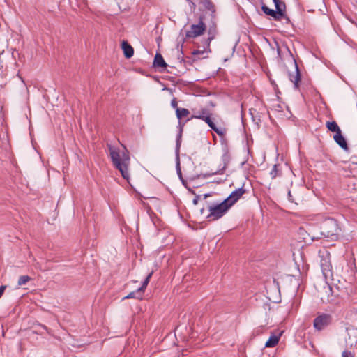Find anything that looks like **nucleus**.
Wrapping results in <instances>:
<instances>
[{
  "label": "nucleus",
  "mask_w": 357,
  "mask_h": 357,
  "mask_svg": "<svg viewBox=\"0 0 357 357\" xmlns=\"http://www.w3.org/2000/svg\"><path fill=\"white\" fill-rule=\"evenodd\" d=\"M340 231L337 221L333 218H328L321 222L319 229L317 227L312 228L310 230V235L312 241L322 238H330L332 240H336Z\"/></svg>",
  "instance_id": "nucleus-1"
},
{
  "label": "nucleus",
  "mask_w": 357,
  "mask_h": 357,
  "mask_svg": "<svg viewBox=\"0 0 357 357\" xmlns=\"http://www.w3.org/2000/svg\"><path fill=\"white\" fill-rule=\"evenodd\" d=\"M123 150L121 151L119 149L108 145L109 155L114 167L119 169L122 176L128 181L130 174L128 167L130 165V156L128 151L123 145Z\"/></svg>",
  "instance_id": "nucleus-2"
},
{
  "label": "nucleus",
  "mask_w": 357,
  "mask_h": 357,
  "mask_svg": "<svg viewBox=\"0 0 357 357\" xmlns=\"http://www.w3.org/2000/svg\"><path fill=\"white\" fill-rule=\"evenodd\" d=\"M230 206L224 200L221 203L209 206V214L207 215L208 220H216L222 217L229 210Z\"/></svg>",
  "instance_id": "nucleus-3"
},
{
  "label": "nucleus",
  "mask_w": 357,
  "mask_h": 357,
  "mask_svg": "<svg viewBox=\"0 0 357 357\" xmlns=\"http://www.w3.org/2000/svg\"><path fill=\"white\" fill-rule=\"evenodd\" d=\"M206 30V26L203 21L202 17H200L198 24H192L190 30L186 31L185 37L187 38H195L204 34Z\"/></svg>",
  "instance_id": "nucleus-4"
},
{
  "label": "nucleus",
  "mask_w": 357,
  "mask_h": 357,
  "mask_svg": "<svg viewBox=\"0 0 357 357\" xmlns=\"http://www.w3.org/2000/svg\"><path fill=\"white\" fill-rule=\"evenodd\" d=\"M320 265L321 271L325 279L333 276L332 265L331 262L330 255L326 253L321 256Z\"/></svg>",
  "instance_id": "nucleus-5"
},
{
  "label": "nucleus",
  "mask_w": 357,
  "mask_h": 357,
  "mask_svg": "<svg viewBox=\"0 0 357 357\" xmlns=\"http://www.w3.org/2000/svg\"><path fill=\"white\" fill-rule=\"evenodd\" d=\"M331 321L330 314H320L314 319L313 326L317 331H321L331 324Z\"/></svg>",
  "instance_id": "nucleus-6"
},
{
  "label": "nucleus",
  "mask_w": 357,
  "mask_h": 357,
  "mask_svg": "<svg viewBox=\"0 0 357 357\" xmlns=\"http://www.w3.org/2000/svg\"><path fill=\"white\" fill-rule=\"evenodd\" d=\"M293 65L294 70L289 73V79L294 84V88L296 89H298L301 81V74L298 66L295 60L293 61Z\"/></svg>",
  "instance_id": "nucleus-7"
},
{
  "label": "nucleus",
  "mask_w": 357,
  "mask_h": 357,
  "mask_svg": "<svg viewBox=\"0 0 357 357\" xmlns=\"http://www.w3.org/2000/svg\"><path fill=\"white\" fill-rule=\"evenodd\" d=\"M245 192V189L241 187L234 190L230 195L225 199V202H227L229 206H231L234 205L240 198L241 197Z\"/></svg>",
  "instance_id": "nucleus-8"
},
{
  "label": "nucleus",
  "mask_w": 357,
  "mask_h": 357,
  "mask_svg": "<svg viewBox=\"0 0 357 357\" xmlns=\"http://www.w3.org/2000/svg\"><path fill=\"white\" fill-rule=\"evenodd\" d=\"M121 47L126 58L130 59L133 56L134 50L132 47L127 41L123 40L122 42Z\"/></svg>",
  "instance_id": "nucleus-9"
},
{
  "label": "nucleus",
  "mask_w": 357,
  "mask_h": 357,
  "mask_svg": "<svg viewBox=\"0 0 357 357\" xmlns=\"http://www.w3.org/2000/svg\"><path fill=\"white\" fill-rule=\"evenodd\" d=\"M333 139L342 149L345 151L348 149L347 142L344 137L342 136L341 131L340 132L335 133L333 136Z\"/></svg>",
  "instance_id": "nucleus-10"
},
{
  "label": "nucleus",
  "mask_w": 357,
  "mask_h": 357,
  "mask_svg": "<svg viewBox=\"0 0 357 357\" xmlns=\"http://www.w3.org/2000/svg\"><path fill=\"white\" fill-rule=\"evenodd\" d=\"M273 1L276 8L275 12L277 13V15L280 19L281 17L284 15V12L286 8L285 3L281 1L280 0H273Z\"/></svg>",
  "instance_id": "nucleus-11"
},
{
  "label": "nucleus",
  "mask_w": 357,
  "mask_h": 357,
  "mask_svg": "<svg viewBox=\"0 0 357 357\" xmlns=\"http://www.w3.org/2000/svg\"><path fill=\"white\" fill-rule=\"evenodd\" d=\"M216 26L214 24L209 26L208 29V38L206 40V47H209L211 42L215 38L216 35Z\"/></svg>",
  "instance_id": "nucleus-12"
},
{
  "label": "nucleus",
  "mask_w": 357,
  "mask_h": 357,
  "mask_svg": "<svg viewBox=\"0 0 357 357\" xmlns=\"http://www.w3.org/2000/svg\"><path fill=\"white\" fill-rule=\"evenodd\" d=\"M282 334V331L280 332L278 335H271L269 337L268 340L266 341V342L265 344V347H268V348L274 347L275 345L278 344Z\"/></svg>",
  "instance_id": "nucleus-13"
},
{
  "label": "nucleus",
  "mask_w": 357,
  "mask_h": 357,
  "mask_svg": "<svg viewBox=\"0 0 357 357\" xmlns=\"http://www.w3.org/2000/svg\"><path fill=\"white\" fill-rule=\"evenodd\" d=\"M324 293L326 294V297L324 296H321V299L322 301H331V297L333 296V292H332V287L328 284L325 283V285L323 287Z\"/></svg>",
  "instance_id": "nucleus-14"
},
{
  "label": "nucleus",
  "mask_w": 357,
  "mask_h": 357,
  "mask_svg": "<svg viewBox=\"0 0 357 357\" xmlns=\"http://www.w3.org/2000/svg\"><path fill=\"white\" fill-rule=\"evenodd\" d=\"M208 126L214 130L218 135H223V132L222 130H220L215 125V123L213 122V121L211 119V114L209 115H207L204 120Z\"/></svg>",
  "instance_id": "nucleus-15"
},
{
  "label": "nucleus",
  "mask_w": 357,
  "mask_h": 357,
  "mask_svg": "<svg viewBox=\"0 0 357 357\" xmlns=\"http://www.w3.org/2000/svg\"><path fill=\"white\" fill-rule=\"evenodd\" d=\"M153 66L155 67L165 68L167 66V63L164 61L162 56L160 54L157 53L155 56L153 61Z\"/></svg>",
  "instance_id": "nucleus-16"
},
{
  "label": "nucleus",
  "mask_w": 357,
  "mask_h": 357,
  "mask_svg": "<svg viewBox=\"0 0 357 357\" xmlns=\"http://www.w3.org/2000/svg\"><path fill=\"white\" fill-rule=\"evenodd\" d=\"M199 3L202 5V6L208 10V11H211L213 14L215 13V6L213 3L211 1V0H199Z\"/></svg>",
  "instance_id": "nucleus-17"
},
{
  "label": "nucleus",
  "mask_w": 357,
  "mask_h": 357,
  "mask_svg": "<svg viewBox=\"0 0 357 357\" xmlns=\"http://www.w3.org/2000/svg\"><path fill=\"white\" fill-rule=\"evenodd\" d=\"M210 114V112L206 108H202L200 110L195 112V114L192 116V118L199 119L204 120V119Z\"/></svg>",
  "instance_id": "nucleus-18"
},
{
  "label": "nucleus",
  "mask_w": 357,
  "mask_h": 357,
  "mask_svg": "<svg viewBox=\"0 0 357 357\" xmlns=\"http://www.w3.org/2000/svg\"><path fill=\"white\" fill-rule=\"evenodd\" d=\"M261 9H262L263 12L266 15L271 16L275 20H280V18H279L278 15H277V13L275 12V10L269 8L267 6H266L264 4L262 5Z\"/></svg>",
  "instance_id": "nucleus-19"
},
{
  "label": "nucleus",
  "mask_w": 357,
  "mask_h": 357,
  "mask_svg": "<svg viewBox=\"0 0 357 357\" xmlns=\"http://www.w3.org/2000/svg\"><path fill=\"white\" fill-rule=\"evenodd\" d=\"M327 128L332 132H335V133L340 132L341 131L338 125L335 121H328L326 123Z\"/></svg>",
  "instance_id": "nucleus-20"
},
{
  "label": "nucleus",
  "mask_w": 357,
  "mask_h": 357,
  "mask_svg": "<svg viewBox=\"0 0 357 357\" xmlns=\"http://www.w3.org/2000/svg\"><path fill=\"white\" fill-rule=\"evenodd\" d=\"M189 113L190 112L187 109L176 107V114L178 119L186 117Z\"/></svg>",
  "instance_id": "nucleus-21"
},
{
  "label": "nucleus",
  "mask_w": 357,
  "mask_h": 357,
  "mask_svg": "<svg viewBox=\"0 0 357 357\" xmlns=\"http://www.w3.org/2000/svg\"><path fill=\"white\" fill-rule=\"evenodd\" d=\"M142 297V292L139 289V288L132 292H130L128 296L124 297V298H138L141 299Z\"/></svg>",
  "instance_id": "nucleus-22"
},
{
  "label": "nucleus",
  "mask_w": 357,
  "mask_h": 357,
  "mask_svg": "<svg viewBox=\"0 0 357 357\" xmlns=\"http://www.w3.org/2000/svg\"><path fill=\"white\" fill-rule=\"evenodd\" d=\"M31 280V278L28 275H22L18 279L17 284L18 286L25 285Z\"/></svg>",
  "instance_id": "nucleus-23"
},
{
  "label": "nucleus",
  "mask_w": 357,
  "mask_h": 357,
  "mask_svg": "<svg viewBox=\"0 0 357 357\" xmlns=\"http://www.w3.org/2000/svg\"><path fill=\"white\" fill-rule=\"evenodd\" d=\"M152 274H153V272L150 273L146 278V279L144 280V281L143 282V284L142 285V287H140L139 288V289L143 293L144 289H146V286L148 285L149 282V280H150V278H151L152 276Z\"/></svg>",
  "instance_id": "nucleus-24"
},
{
  "label": "nucleus",
  "mask_w": 357,
  "mask_h": 357,
  "mask_svg": "<svg viewBox=\"0 0 357 357\" xmlns=\"http://www.w3.org/2000/svg\"><path fill=\"white\" fill-rule=\"evenodd\" d=\"M152 274H153V272L150 273L146 278V279L144 280V281L143 282V284L142 285V287H140L139 288V289L143 293L144 289H146V286L148 285L149 282V280H150V278H151L152 276Z\"/></svg>",
  "instance_id": "nucleus-25"
},
{
  "label": "nucleus",
  "mask_w": 357,
  "mask_h": 357,
  "mask_svg": "<svg viewBox=\"0 0 357 357\" xmlns=\"http://www.w3.org/2000/svg\"><path fill=\"white\" fill-rule=\"evenodd\" d=\"M278 167V165H274L272 170L270 172V175L272 178H275L279 175Z\"/></svg>",
  "instance_id": "nucleus-26"
},
{
  "label": "nucleus",
  "mask_w": 357,
  "mask_h": 357,
  "mask_svg": "<svg viewBox=\"0 0 357 357\" xmlns=\"http://www.w3.org/2000/svg\"><path fill=\"white\" fill-rule=\"evenodd\" d=\"M342 357H354L351 351H344L342 353Z\"/></svg>",
  "instance_id": "nucleus-27"
},
{
  "label": "nucleus",
  "mask_w": 357,
  "mask_h": 357,
  "mask_svg": "<svg viewBox=\"0 0 357 357\" xmlns=\"http://www.w3.org/2000/svg\"><path fill=\"white\" fill-rule=\"evenodd\" d=\"M181 133H179L177 136L176 139V149L178 151L180 145H181Z\"/></svg>",
  "instance_id": "nucleus-28"
},
{
  "label": "nucleus",
  "mask_w": 357,
  "mask_h": 357,
  "mask_svg": "<svg viewBox=\"0 0 357 357\" xmlns=\"http://www.w3.org/2000/svg\"><path fill=\"white\" fill-rule=\"evenodd\" d=\"M177 104H178V103H177V101H176V98H174V99L172 100V102H171V106H172L173 108L176 109V107H177Z\"/></svg>",
  "instance_id": "nucleus-29"
},
{
  "label": "nucleus",
  "mask_w": 357,
  "mask_h": 357,
  "mask_svg": "<svg viewBox=\"0 0 357 357\" xmlns=\"http://www.w3.org/2000/svg\"><path fill=\"white\" fill-rule=\"evenodd\" d=\"M199 199V195L195 196V197L192 200L193 204H195V205L197 204Z\"/></svg>",
  "instance_id": "nucleus-30"
},
{
  "label": "nucleus",
  "mask_w": 357,
  "mask_h": 357,
  "mask_svg": "<svg viewBox=\"0 0 357 357\" xmlns=\"http://www.w3.org/2000/svg\"><path fill=\"white\" fill-rule=\"evenodd\" d=\"M6 286H3V285H2V286H1V287H0V298H1V296L3 295V292H4L5 289H6Z\"/></svg>",
  "instance_id": "nucleus-31"
},
{
  "label": "nucleus",
  "mask_w": 357,
  "mask_h": 357,
  "mask_svg": "<svg viewBox=\"0 0 357 357\" xmlns=\"http://www.w3.org/2000/svg\"><path fill=\"white\" fill-rule=\"evenodd\" d=\"M264 308L265 311H266L267 310H272V307H270L269 304H265L264 306Z\"/></svg>",
  "instance_id": "nucleus-32"
},
{
  "label": "nucleus",
  "mask_w": 357,
  "mask_h": 357,
  "mask_svg": "<svg viewBox=\"0 0 357 357\" xmlns=\"http://www.w3.org/2000/svg\"><path fill=\"white\" fill-rule=\"evenodd\" d=\"M202 52H201V51H199V50H195V51L193 52V54H194V55H197V54H199L202 53Z\"/></svg>",
  "instance_id": "nucleus-33"
},
{
  "label": "nucleus",
  "mask_w": 357,
  "mask_h": 357,
  "mask_svg": "<svg viewBox=\"0 0 357 357\" xmlns=\"http://www.w3.org/2000/svg\"><path fill=\"white\" fill-rule=\"evenodd\" d=\"M186 1L191 4V7H195V5L191 0H186Z\"/></svg>",
  "instance_id": "nucleus-34"
},
{
  "label": "nucleus",
  "mask_w": 357,
  "mask_h": 357,
  "mask_svg": "<svg viewBox=\"0 0 357 357\" xmlns=\"http://www.w3.org/2000/svg\"><path fill=\"white\" fill-rule=\"evenodd\" d=\"M280 105L279 104L276 105L275 110H279V108H280Z\"/></svg>",
  "instance_id": "nucleus-35"
},
{
  "label": "nucleus",
  "mask_w": 357,
  "mask_h": 357,
  "mask_svg": "<svg viewBox=\"0 0 357 357\" xmlns=\"http://www.w3.org/2000/svg\"><path fill=\"white\" fill-rule=\"evenodd\" d=\"M220 174H222V172H215L212 173L211 175Z\"/></svg>",
  "instance_id": "nucleus-36"
},
{
  "label": "nucleus",
  "mask_w": 357,
  "mask_h": 357,
  "mask_svg": "<svg viewBox=\"0 0 357 357\" xmlns=\"http://www.w3.org/2000/svg\"><path fill=\"white\" fill-rule=\"evenodd\" d=\"M225 168V165L223 166V168H222V170L220 171V172H222V170H224V169Z\"/></svg>",
  "instance_id": "nucleus-37"
},
{
  "label": "nucleus",
  "mask_w": 357,
  "mask_h": 357,
  "mask_svg": "<svg viewBox=\"0 0 357 357\" xmlns=\"http://www.w3.org/2000/svg\"><path fill=\"white\" fill-rule=\"evenodd\" d=\"M225 168V165L223 166V168H222V170L220 171V172H222V170H224V169Z\"/></svg>",
  "instance_id": "nucleus-38"
},
{
  "label": "nucleus",
  "mask_w": 357,
  "mask_h": 357,
  "mask_svg": "<svg viewBox=\"0 0 357 357\" xmlns=\"http://www.w3.org/2000/svg\"><path fill=\"white\" fill-rule=\"evenodd\" d=\"M288 196H289V197H291V192H290V191H289V192H288Z\"/></svg>",
  "instance_id": "nucleus-39"
},
{
  "label": "nucleus",
  "mask_w": 357,
  "mask_h": 357,
  "mask_svg": "<svg viewBox=\"0 0 357 357\" xmlns=\"http://www.w3.org/2000/svg\"><path fill=\"white\" fill-rule=\"evenodd\" d=\"M3 52V50H2L1 52L0 51V55Z\"/></svg>",
  "instance_id": "nucleus-40"
}]
</instances>
